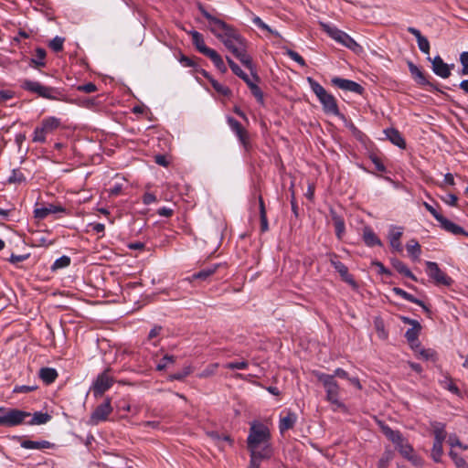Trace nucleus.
I'll list each match as a JSON object with an SVG mask.
<instances>
[{
    "label": "nucleus",
    "instance_id": "0eeeda50",
    "mask_svg": "<svg viewBox=\"0 0 468 468\" xmlns=\"http://www.w3.org/2000/svg\"><path fill=\"white\" fill-rule=\"evenodd\" d=\"M426 273L435 285H443L450 287L453 280L441 271L437 262L426 261Z\"/></svg>",
    "mask_w": 468,
    "mask_h": 468
},
{
    "label": "nucleus",
    "instance_id": "2eb2a0df",
    "mask_svg": "<svg viewBox=\"0 0 468 468\" xmlns=\"http://www.w3.org/2000/svg\"><path fill=\"white\" fill-rule=\"evenodd\" d=\"M432 71L442 79H447L451 76V69L453 68V64L451 66L446 64L440 56L434 57L431 60Z\"/></svg>",
    "mask_w": 468,
    "mask_h": 468
},
{
    "label": "nucleus",
    "instance_id": "69168bd1",
    "mask_svg": "<svg viewBox=\"0 0 468 468\" xmlns=\"http://www.w3.org/2000/svg\"><path fill=\"white\" fill-rule=\"evenodd\" d=\"M372 163L375 165V167L378 171L379 172H385L386 171V166L384 165V164L381 162V160L376 156V155H373L370 157Z\"/></svg>",
    "mask_w": 468,
    "mask_h": 468
},
{
    "label": "nucleus",
    "instance_id": "a878e982",
    "mask_svg": "<svg viewBox=\"0 0 468 468\" xmlns=\"http://www.w3.org/2000/svg\"><path fill=\"white\" fill-rule=\"evenodd\" d=\"M392 267L401 275L411 279L414 282H418L417 277L412 273V271L408 268V266L397 258H393L390 260Z\"/></svg>",
    "mask_w": 468,
    "mask_h": 468
},
{
    "label": "nucleus",
    "instance_id": "c9c22d12",
    "mask_svg": "<svg viewBox=\"0 0 468 468\" xmlns=\"http://www.w3.org/2000/svg\"><path fill=\"white\" fill-rule=\"evenodd\" d=\"M332 219L334 221L335 235L338 239H341L346 230L345 221L342 217L335 212H332Z\"/></svg>",
    "mask_w": 468,
    "mask_h": 468
},
{
    "label": "nucleus",
    "instance_id": "a18cd8bd",
    "mask_svg": "<svg viewBox=\"0 0 468 468\" xmlns=\"http://www.w3.org/2000/svg\"><path fill=\"white\" fill-rule=\"evenodd\" d=\"M177 59L179 63L185 68H193L195 70L197 68V63L196 62L195 58L187 57L182 52L179 53Z\"/></svg>",
    "mask_w": 468,
    "mask_h": 468
},
{
    "label": "nucleus",
    "instance_id": "aec40b11",
    "mask_svg": "<svg viewBox=\"0 0 468 468\" xmlns=\"http://www.w3.org/2000/svg\"><path fill=\"white\" fill-rule=\"evenodd\" d=\"M20 446L24 449L28 450H45V449H54L56 448V444L52 443L48 441H31V440H22L20 441Z\"/></svg>",
    "mask_w": 468,
    "mask_h": 468
},
{
    "label": "nucleus",
    "instance_id": "9d476101",
    "mask_svg": "<svg viewBox=\"0 0 468 468\" xmlns=\"http://www.w3.org/2000/svg\"><path fill=\"white\" fill-rule=\"evenodd\" d=\"M110 368L104 370L100 374L92 385V391L95 396H101L105 391L112 388L113 385V378L109 376Z\"/></svg>",
    "mask_w": 468,
    "mask_h": 468
},
{
    "label": "nucleus",
    "instance_id": "20e7f679",
    "mask_svg": "<svg viewBox=\"0 0 468 468\" xmlns=\"http://www.w3.org/2000/svg\"><path fill=\"white\" fill-rule=\"evenodd\" d=\"M26 91L35 93L38 97L51 101H64V90L59 88L45 86L39 81L24 80L20 85Z\"/></svg>",
    "mask_w": 468,
    "mask_h": 468
},
{
    "label": "nucleus",
    "instance_id": "ddd939ff",
    "mask_svg": "<svg viewBox=\"0 0 468 468\" xmlns=\"http://www.w3.org/2000/svg\"><path fill=\"white\" fill-rule=\"evenodd\" d=\"M332 83L337 88L355 92L356 94H362L365 89L357 82L346 79H342L339 77H335L332 79Z\"/></svg>",
    "mask_w": 468,
    "mask_h": 468
},
{
    "label": "nucleus",
    "instance_id": "a19ab883",
    "mask_svg": "<svg viewBox=\"0 0 468 468\" xmlns=\"http://www.w3.org/2000/svg\"><path fill=\"white\" fill-rule=\"evenodd\" d=\"M244 82L248 85L249 89L250 90L252 95L256 98L258 102L261 104L264 103V97L263 92L261 90V88L252 82V80L250 79V77L247 79V80H244Z\"/></svg>",
    "mask_w": 468,
    "mask_h": 468
},
{
    "label": "nucleus",
    "instance_id": "7c9ffc66",
    "mask_svg": "<svg viewBox=\"0 0 468 468\" xmlns=\"http://www.w3.org/2000/svg\"><path fill=\"white\" fill-rule=\"evenodd\" d=\"M430 425L433 431L434 441H444L447 437L445 424L436 420L431 421Z\"/></svg>",
    "mask_w": 468,
    "mask_h": 468
},
{
    "label": "nucleus",
    "instance_id": "49530a36",
    "mask_svg": "<svg viewBox=\"0 0 468 468\" xmlns=\"http://www.w3.org/2000/svg\"><path fill=\"white\" fill-rule=\"evenodd\" d=\"M70 258L69 256L63 255L57 259L51 266L52 271H56L58 269H63L68 267L70 264Z\"/></svg>",
    "mask_w": 468,
    "mask_h": 468
},
{
    "label": "nucleus",
    "instance_id": "4c0bfd02",
    "mask_svg": "<svg viewBox=\"0 0 468 468\" xmlns=\"http://www.w3.org/2000/svg\"><path fill=\"white\" fill-rule=\"evenodd\" d=\"M46 50L42 48H37L35 58L30 59V66L35 68L44 67L46 65Z\"/></svg>",
    "mask_w": 468,
    "mask_h": 468
},
{
    "label": "nucleus",
    "instance_id": "5701e85b",
    "mask_svg": "<svg viewBox=\"0 0 468 468\" xmlns=\"http://www.w3.org/2000/svg\"><path fill=\"white\" fill-rule=\"evenodd\" d=\"M392 292L401 297L402 299L406 300V301H409L410 303H416L418 305H420L425 312L429 313L430 312V309L429 307L424 303L423 301L420 300V299H417L416 297H414L412 294L407 292L406 291H404L403 289L399 288V287H394L392 289Z\"/></svg>",
    "mask_w": 468,
    "mask_h": 468
},
{
    "label": "nucleus",
    "instance_id": "393cba45",
    "mask_svg": "<svg viewBox=\"0 0 468 468\" xmlns=\"http://www.w3.org/2000/svg\"><path fill=\"white\" fill-rule=\"evenodd\" d=\"M338 43L349 48L356 54H360L363 52L362 46L356 43V41L354 38H352L347 33L344 31Z\"/></svg>",
    "mask_w": 468,
    "mask_h": 468
},
{
    "label": "nucleus",
    "instance_id": "0e129e2a",
    "mask_svg": "<svg viewBox=\"0 0 468 468\" xmlns=\"http://www.w3.org/2000/svg\"><path fill=\"white\" fill-rule=\"evenodd\" d=\"M391 460L390 453H385L378 463V468H388L389 462Z\"/></svg>",
    "mask_w": 468,
    "mask_h": 468
},
{
    "label": "nucleus",
    "instance_id": "4be33fe9",
    "mask_svg": "<svg viewBox=\"0 0 468 468\" xmlns=\"http://www.w3.org/2000/svg\"><path fill=\"white\" fill-rule=\"evenodd\" d=\"M387 138L400 149L406 148V142L402 134L395 128H388L384 131Z\"/></svg>",
    "mask_w": 468,
    "mask_h": 468
},
{
    "label": "nucleus",
    "instance_id": "f704fd0d",
    "mask_svg": "<svg viewBox=\"0 0 468 468\" xmlns=\"http://www.w3.org/2000/svg\"><path fill=\"white\" fill-rule=\"evenodd\" d=\"M406 249L409 255L412 258L413 261H417L420 259V256L421 254V247L416 239H410L407 243Z\"/></svg>",
    "mask_w": 468,
    "mask_h": 468
},
{
    "label": "nucleus",
    "instance_id": "473e14b6",
    "mask_svg": "<svg viewBox=\"0 0 468 468\" xmlns=\"http://www.w3.org/2000/svg\"><path fill=\"white\" fill-rule=\"evenodd\" d=\"M206 57L210 58L217 69L221 73L227 72L228 69L223 58L215 49H212Z\"/></svg>",
    "mask_w": 468,
    "mask_h": 468
},
{
    "label": "nucleus",
    "instance_id": "e2e57ef3",
    "mask_svg": "<svg viewBox=\"0 0 468 468\" xmlns=\"http://www.w3.org/2000/svg\"><path fill=\"white\" fill-rule=\"evenodd\" d=\"M448 442L451 445V447L458 446V447L463 448L464 450H466L468 448L467 446H463V444L460 441L459 438L455 434H452V435L449 436Z\"/></svg>",
    "mask_w": 468,
    "mask_h": 468
},
{
    "label": "nucleus",
    "instance_id": "b1692460",
    "mask_svg": "<svg viewBox=\"0 0 468 468\" xmlns=\"http://www.w3.org/2000/svg\"><path fill=\"white\" fill-rule=\"evenodd\" d=\"M407 30L416 37L420 50L424 54H429L430 42L425 37L421 35L420 31L412 27H409Z\"/></svg>",
    "mask_w": 468,
    "mask_h": 468
},
{
    "label": "nucleus",
    "instance_id": "6ab92c4d",
    "mask_svg": "<svg viewBox=\"0 0 468 468\" xmlns=\"http://www.w3.org/2000/svg\"><path fill=\"white\" fill-rule=\"evenodd\" d=\"M438 222L440 223L441 228L447 232L453 235H463L468 237V232L466 230H464L461 226L446 218L444 216L441 217Z\"/></svg>",
    "mask_w": 468,
    "mask_h": 468
},
{
    "label": "nucleus",
    "instance_id": "72a5a7b5",
    "mask_svg": "<svg viewBox=\"0 0 468 468\" xmlns=\"http://www.w3.org/2000/svg\"><path fill=\"white\" fill-rule=\"evenodd\" d=\"M51 420V416L47 412L37 411L33 414L29 420H26L27 425H41L48 422Z\"/></svg>",
    "mask_w": 468,
    "mask_h": 468
},
{
    "label": "nucleus",
    "instance_id": "a211bd4d",
    "mask_svg": "<svg viewBox=\"0 0 468 468\" xmlns=\"http://www.w3.org/2000/svg\"><path fill=\"white\" fill-rule=\"evenodd\" d=\"M218 264H213L207 267L203 268L197 272L193 273L191 276L186 278L184 282H192L195 280L207 281L210 276H212L218 270Z\"/></svg>",
    "mask_w": 468,
    "mask_h": 468
},
{
    "label": "nucleus",
    "instance_id": "f257e3e1",
    "mask_svg": "<svg viewBox=\"0 0 468 468\" xmlns=\"http://www.w3.org/2000/svg\"><path fill=\"white\" fill-rule=\"evenodd\" d=\"M197 7L202 16L209 22L210 32L220 40L240 63L250 70L254 80L259 81L258 75L254 72L255 66L251 57L247 53V41L233 26L210 14L200 2Z\"/></svg>",
    "mask_w": 468,
    "mask_h": 468
},
{
    "label": "nucleus",
    "instance_id": "f3484780",
    "mask_svg": "<svg viewBox=\"0 0 468 468\" xmlns=\"http://www.w3.org/2000/svg\"><path fill=\"white\" fill-rule=\"evenodd\" d=\"M408 67L409 70L412 76V78L415 80V81L420 85H428L431 88L437 90L435 85L428 80L424 73L421 71V69L416 66L413 62L408 61Z\"/></svg>",
    "mask_w": 468,
    "mask_h": 468
},
{
    "label": "nucleus",
    "instance_id": "bf43d9fd",
    "mask_svg": "<svg viewBox=\"0 0 468 468\" xmlns=\"http://www.w3.org/2000/svg\"><path fill=\"white\" fill-rule=\"evenodd\" d=\"M460 62L462 64V75H468V51H463L460 55Z\"/></svg>",
    "mask_w": 468,
    "mask_h": 468
},
{
    "label": "nucleus",
    "instance_id": "13d9d810",
    "mask_svg": "<svg viewBox=\"0 0 468 468\" xmlns=\"http://www.w3.org/2000/svg\"><path fill=\"white\" fill-rule=\"evenodd\" d=\"M175 361L176 358L174 356L165 355L157 364L156 369L159 371L164 370L168 366V364H173Z\"/></svg>",
    "mask_w": 468,
    "mask_h": 468
},
{
    "label": "nucleus",
    "instance_id": "ea45409f",
    "mask_svg": "<svg viewBox=\"0 0 468 468\" xmlns=\"http://www.w3.org/2000/svg\"><path fill=\"white\" fill-rule=\"evenodd\" d=\"M421 330V325L419 324V325L411 326V328H409L405 333V337L407 341L411 345H415L419 341V335Z\"/></svg>",
    "mask_w": 468,
    "mask_h": 468
},
{
    "label": "nucleus",
    "instance_id": "423d86ee",
    "mask_svg": "<svg viewBox=\"0 0 468 468\" xmlns=\"http://www.w3.org/2000/svg\"><path fill=\"white\" fill-rule=\"evenodd\" d=\"M31 417L27 411L18 409L0 408V426L15 427L26 424V420Z\"/></svg>",
    "mask_w": 468,
    "mask_h": 468
},
{
    "label": "nucleus",
    "instance_id": "680f3d73",
    "mask_svg": "<svg viewBox=\"0 0 468 468\" xmlns=\"http://www.w3.org/2000/svg\"><path fill=\"white\" fill-rule=\"evenodd\" d=\"M420 356L425 360H435L436 353L431 349H421L420 352Z\"/></svg>",
    "mask_w": 468,
    "mask_h": 468
},
{
    "label": "nucleus",
    "instance_id": "4d7b16f0",
    "mask_svg": "<svg viewBox=\"0 0 468 468\" xmlns=\"http://www.w3.org/2000/svg\"><path fill=\"white\" fill-rule=\"evenodd\" d=\"M210 83L218 93L224 96H229L230 94V90L227 86L220 84L215 79L211 80Z\"/></svg>",
    "mask_w": 468,
    "mask_h": 468
},
{
    "label": "nucleus",
    "instance_id": "3c124183",
    "mask_svg": "<svg viewBox=\"0 0 468 468\" xmlns=\"http://www.w3.org/2000/svg\"><path fill=\"white\" fill-rule=\"evenodd\" d=\"M192 373V367L186 366L182 371L174 373L169 376L170 380H183L185 378L189 376Z\"/></svg>",
    "mask_w": 468,
    "mask_h": 468
},
{
    "label": "nucleus",
    "instance_id": "2f4dec72",
    "mask_svg": "<svg viewBox=\"0 0 468 468\" xmlns=\"http://www.w3.org/2000/svg\"><path fill=\"white\" fill-rule=\"evenodd\" d=\"M396 447L404 458L408 459L409 461H415L416 456L413 454L414 450L405 439H403L401 442L399 443Z\"/></svg>",
    "mask_w": 468,
    "mask_h": 468
},
{
    "label": "nucleus",
    "instance_id": "603ef678",
    "mask_svg": "<svg viewBox=\"0 0 468 468\" xmlns=\"http://www.w3.org/2000/svg\"><path fill=\"white\" fill-rule=\"evenodd\" d=\"M218 368V363L210 364L198 374V378H207L211 376H214L216 374Z\"/></svg>",
    "mask_w": 468,
    "mask_h": 468
},
{
    "label": "nucleus",
    "instance_id": "cd10ccee",
    "mask_svg": "<svg viewBox=\"0 0 468 468\" xmlns=\"http://www.w3.org/2000/svg\"><path fill=\"white\" fill-rule=\"evenodd\" d=\"M363 240L365 244L368 247L379 246L383 245L382 241L377 236V234L373 231L370 227H365L363 229Z\"/></svg>",
    "mask_w": 468,
    "mask_h": 468
},
{
    "label": "nucleus",
    "instance_id": "79ce46f5",
    "mask_svg": "<svg viewBox=\"0 0 468 468\" xmlns=\"http://www.w3.org/2000/svg\"><path fill=\"white\" fill-rule=\"evenodd\" d=\"M321 27L323 30L327 33V35L332 37L336 42H339L340 37L342 36L343 31L337 28L336 27H332L325 23H321Z\"/></svg>",
    "mask_w": 468,
    "mask_h": 468
},
{
    "label": "nucleus",
    "instance_id": "f03ea898",
    "mask_svg": "<svg viewBox=\"0 0 468 468\" xmlns=\"http://www.w3.org/2000/svg\"><path fill=\"white\" fill-rule=\"evenodd\" d=\"M270 441L271 431L266 425L261 422H253L250 425V432L247 438V448L250 453L261 452V451L269 448L270 456L271 457L273 454V449Z\"/></svg>",
    "mask_w": 468,
    "mask_h": 468
},
{
    "label": "nucleus",
    "instance_id": "f8f14e48",
    "mask_svg": "<svg viewBox=\"0 0 468 468\" xmlns=\"http://www.w3.org/2000/svg\"><path fill=\"white\" fill-rule=\"evenodd\" d=\"M112 408L111 400L106 399L103 403L99 405L91 413L90 423L93 425L107 420L108 416L112 413Z\"/></svg>",
    "mask_w": 468,
    "mask_h": 468
},
{
    "label": "nucleus",
    "instance_id": "1a4fd4ad",
    "mask_svg": "<svg viewBox=\"0 0 468 468\" xmlns=\"http://www.w3.org/2000/svg\"><path fill=\"white\" fill-rule=\"evenodd\" d=\"M228 123L231 131L236 134L239 143L242 144L246 152L251 148L250 134L241 123L233 117H228Z\"/></svg>",
    "mask_w": 468,
    "mask_h": 468
},
{
    "label": "nucleus",
    "instance_id": "bb28decb",
    "mask_svg": "<svg viewBox=\"0 0 468 468\" xmlns=\"http://www.w3.org/2000/svg\"><path fill=\"white\" fill-rule=\"evenodd\" d=\"M250 464L248 468H260L261 463L263 460H269L271 457L270 456V449L266 448L261 452H252L250 453Z\"/></svg>",
    "mask_w": 468,
    "mask_h": 468
},
{
    "label": "nucleus",
    "instance_id": "de8ad7c7",
    "mask_svg": "<svg viewBox=\"0 0 468 468\" xmlns=\"http://www.w3.org/2000/svg\"><path fill=\"white\" fill-rule=\"evenodd\" d=\"M252 23L258 27L259 28L262 29V30H266L268 31L269 33H271V35L275 36V37H280V34L275 31V30H272L267 24H265L262 19L259 16H254L252 18Z\"/></svg>",
    "mask_w": 468,
    "mask_h": 468
},
{
    "label": "nucleus",
    "instance_id": "c03bdc74",
    "mask_svg": "<svg viewBox=\"0 0 468 468\" xmlns=\"http://www.w3.org/2000/svg\"><path fill=\"white\" fill-rule=\"evenodd\" d=\"M226 59L232 72L239 77L243 81L247 80L249 76L239 68V66L235 63L229 57H226Z\"/></svg>",
    "mask_w": 468,
    "mask_h": 468
},
{
    "label": "nucleus",
    "instance_id": "338daca9",
    "mask_svg": "<svg viewBox=\"0 0 468 468\" xmlns=\"http://www.w3.org/2000/svg\"><path fill=\"white\" fill-rule=\"evenodd\" d=\"M442 200L452 207H456L458 197L454 194H448L445 197L442 198Z\"/></svg>",
    "mask_w": 468,
    "mask_h": 468
},
{
    "label": "nucleus",
    "instance_id": "dca6fc26",
    "mask_svg": "<svg viewBox=\"0 0 468 468\" xmlns=\"http://www.w3.org/2000/svg\"><path fill=\"white\" fill-rule=\"evenodd\" d=\"M403 235V228L398 227V226H390L389 231H388V239L391 248L397 251L401 252L402 251V245L400 242V239Z\"/></svg>",
    "mask_w": 468,
    "mask_h": 468
},
{
    "label": "nucleus",
    "instance_id": "4468645a",
    "mask_svg": "<svg viewBox=\"0 0 468 468\" xmlns=\"http://www.w3.org/2000/svg\"><path fill=\"white\" fill-rule=\"evenodd\" d=\"M298 420L297 414L291 410L283 411L279 420V431L281 434L294 427Z\"/></svg>",
    "mask_w": 468,
    "mask_h": 468
},
{
    "label": "nucleus",
    "instance_id": "58836bf2",
    "mask_svg": "<svg viewBox=\"0 0 468 468\" xmlns=\"http://www.w3.org/2000/svg\"><path fill=\"white\" fill-rule=\"evenodd\" d=\"M259 208H260V218H261V230L266 232L269 229V224L267 219V212L264 205V201L261 196L259 197Z\"/></svg>",
    "mask_w": 468,
    "mask_h": 468
},
{
    "label": "nucleus",
    "instance_id": "864d4df0",
    "mask_svg": "<svg viewBox=\"0 0 468 468\" xmlns=\"http://www.w3.org/2000/svg\"><path fill=\"white\" fill-rule=\"evenodd\" d=\"M64 38L61 37H55L53 39L49 41L48 47L54 52H60L63 49Z\"/></svg>",
    "mask_w": 468,
    "mask_h": 468
},
{
    "label": "nucleus",
    "instance_id": "37998d69",
    "mask_svg": "<svg viewBox=\"0 0 468 468\" xmlns=\"http://www.w3.org/2000/svg\"><path fill=\"white\" fill-rule=\"evenodd\" d=\"M443 441H434L431 449V457L434 462L439 463L443 453Z\"/></svg>",
    "mask_w": 468,
    "mask_h": 468
},
{
    "label": "nucleus",
    "instance_id": "e433bc0d",
    "mask_svg": "<svg viewBox=\"0 0 468 468\" xmlns=\"http://www.w3.org/2000/svg\"><path fill=\"white\" fill-rule=\"evenodd\" d=\"M382 431L385 434V436L391 441L396 446L401 442V441L404 439L402 437V434L399 431H394L388 426H383Z\"/></svg>",
    "mask_w": 468,
    "mask_h": 468
},
{
    "label": "nucleus",
    "instance_id": "9b49d317",
    "mask_svg": "<svg viewBox=\"0 0 468 468\" xmlns=\"http://www.w3.org/2000/svg\"><path fill=\"white\" fill-rule=\"evenodd\" d=\"M51 214H68L67 208L59 204H48L45 207H36L34 209V218L42 220Z\"/></svg>",
    "mask_w": 468,
    "mask_h": 468
},
{
    "label": "nucleus",
    "instance_id": "39448f33",
    "mask_svg": "<svg viewBox=\"0 0 468 468\" xmlns=\"http://www.w3.org/2000/svg\"><path fill=\"white\" fill-rule=\"evenodd\" d=\"M314 376L325 389L326 400L339 409H346V405L339 399L340 387L334 376L319 371L314 372Z\"/></svg>",
    "mask_w": 468,
    "mask_h": 468
},
{
    "label": "nucleus",
    "instance_id": "c85d7f7f",
    "mask_svg": "<svg viewBox=\"0 0 468 468\" xmlns=\"http://www.w3.org/2000/svg\"><path fill=\"white\" fill-rule=\"evenodd\" d=\"M61 125L60 119L49 116L41 121L40 126L48 134L58 129Z\"/></svg>",
    "mask_w": 468,
    "mask_h": 468
},
{
    "label": "nucleus",
    "instance_id": "c756f323",
    "mask_svg": "<svg viewBox=\"0 0 468 468\" xmlns=\"http://www.w3.org/2000/svg\"><path fill=\"white\" fill-rule=\"evenodd\" d=\"M38 376L45 384L49 385L55 382L58 375L55 368L42 367L39 370Z\"/></svg>",
    "mask_w": 468,
    "mask_h": 468
},
{
    "label": "nucleus",
    "instance_id": "7ed1b4c3",
    "mask_svg": "<svg viewBox=\"0 0 468 468\" xmlns=\"http://www.w3.org/2000/svg\"><path fill=\"white\" fill-rule=\"evenodd\" d=\"M307 82L309 83L313 92L316 95L319 101L321 102L323 111L325 114L337 116L341 119L345 118L344 114H342L339 111L335 98L332 94L328 93L325 89L312 77L307 78Z\"/></svg>",
    "mask_w": 468,
    "mask_h": 468
},
{
    "label": "nucleus",
    "instance_id": "8fccbe9b",
    "mask_svg": "<svg viewBox=\"0 0 468 468\" xmlns=\"http://www.w3.org/2000/svg\"><path fill=\"white\" fill-rule=\"evenodd\" d=\"M26 180L23 173L19 169H13L11 176L8 177L9 184H20Z\"/></svg>",
    "mask_w": 468,
    "mask_h": 468
},
{
    "label": "nucleus",
    "instance_id": "6e6d98bb",
    "mask_svg": "<svg viewBox=\"0 0 468 468\" xmlns=\"http://www.w3.org/2000/svg\"><path fill=\"white\" fill-rule=\"evenodd\" d=\"M285 54L292 60L297 62L300 66L305 67L306 63L303 58L294 50L287 49Z\"/></svg>",
    "mask_w": 468,
    "mask_h": 468
},
{
    "label": "nucleus",
    "instance_id": "6e6552de",
    "mask_svg": "<svg viewBox=\"0 0 468 468\" xmlns=\"http://www.w3.org/2000/svg\"><path fill=\"white\" fill-rule=\"evenodd\" d=\"M327 257L331 265L339 273L342 281L349 284L353 289H357V282L354 279L353 275L349 273L348 268L338 260V255L335 252H330L327 254Z\"/></svg>",
    "mask_w": 468,
    "mask_h": 468
},
{
    "label": "nucleus",
    "instance_id": "09e8293b",
    "mask_svg": "<svg viewBox=\"0 0 468 468\" xmlns=\"http://www.w3.org/2000/svg\"><path fill=\"white\" fill-rule=\"evenodd\" d=\"M47 133L44 131V129L41 126H37L33 133V138L32 141L34 143H41L44 144L47 140Z\"/></svg>",
    "mask_w": 468,
    "mask_h": 468
},
{
    "label": "nucleus",
    "instance_id": "412c9836",
    "mask_svg": "<svg viewBox=\"0 0 468 468\" xmlns=\"http://www.w3.org/2000/svg\"><path fill=\"white\" fill-rule=\"evenodd\" d=\"M188 34L192 37V43L196 49L204 56H207L213 49L206 46L204 37L198 31L191 30Z\"/></svg>",
    "mask_w": 468,
    "mask_h": 468
},
{
    "label": "nucleus",
    "instance_id": "774afa93",
    "mask_svg": "<svg viewBox=\"0 0 468 468\" xmlns=\"http://www.w3.org/2000/svg\"><path fill=\"white\" fill-rule=\"evenodd\" d=\"M156 213L161 217L170 218L174 214V209L163 207L158 208Z\"/></svg>",
    "mask_w": 468,
    "mask_h": 468
},
{
    "label": "nucleus",
    "instance_id": "5fc2aeb1",
    "mask_svg": "<svg viewBox=\"0 0 468 468\" xmlns=\"http://www.w3.org/2000/svg\"><path fill=\"white\" fill-rule=\"evenodd\" d=\"M249 367V363L246 360L242 361H232L224 365L225 368L228 369H246Z\"/></svg>",
    "mask_w": 468,
    "mask_h": 468
},
{
    "label": "nucleus",
    "instance_id": "052dcab7",
    "mask_svg": "<svg viewBox=\"0 0 468 468\" xmlns=\"http://www.w3.org/2000/svg\"><path fill=\"white\" fill-rule=\"evenodd\" d=\"M97 90H98L97 86L92 82H89V83L80 85L77 87V90L85 92V93H92V92H95Z\"/></svg>",
    "mask_w": 468,
    "mask_h": 468
}]
</instances>
